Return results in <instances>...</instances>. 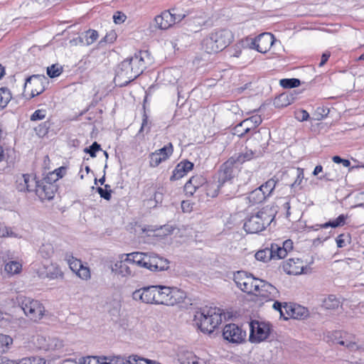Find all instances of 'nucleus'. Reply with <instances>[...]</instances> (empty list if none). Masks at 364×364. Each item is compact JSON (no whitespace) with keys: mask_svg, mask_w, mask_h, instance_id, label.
<instances>
[{"mask_svg":"<svg viewBox=\"0 0 364 364\" xmlns=\"http://www.w3.org/2000/svg\"><path fill=\"white\" fill-rule=\"evenodd\" d=\"M127 18L126 15L122 11H116L113 15L114 22L117 24L122 23Z\"/></svg>","mask_w":364,"mask_h":364,"instance_id":"4d7b16f0","label":"nucleus"},{"mask_svg":"<svg viewBox=\"0 0 364 364\" xmlns=\"http://www.w3.org/2000/svg\"><path fill=\"white\" fill-rule=\"evenodd\" d=\"M330 56H331V53L329 51H326L325 53H323L321 55V62L318 65L319 67L323 66L328 60Z\"/></svg>","mask_w":364,"mask_h":364,"instance_id":"e2e57ef3","label":"nucleus"},{"mask_svg":"<svg viewBox=\"0 0 364 364\" xmlns=\"http://www.w3.org/2000/svg\"><path fill=\"white\" fill-rule=\"evenodd\" d=\"M100 149V145L95 141L89 149H86L85 151L89 153L91 157L96 156V152Z\"/></svg>","mask_w":364,"mask_h":364,"instance_id":"13d9d810","label":"nucleus"},{"mask_svg":"<svg viewBox=\"0 0 364 364\" xmlns=\"http://www.w3.org/2000/svg\"><path fill=\"white\" fill-rule=\"evenodd\" d=\"M224 316L221 309L205 306L196 312L193 321L201 332L209 334L220 326Z\"/></svg>","mask_w":364,"mask_h":364,"instance_id":"f03ea898","label":"nucleus"},{"mask_svg":"<svg viewBox=\"0 0 364 364\" xmlns=\"http://www.w3.org/2000/svg\"><path fill=\"white\" fill-rule=\"evenodd\" d=\"M304 267V261L297 257L289 258L282 263L284 272L289 275H299L302 274Z\"/></svg>","mask_w":364,"mask_h":364,"instance_id":"4be33fe9","label":"nucleus"},{"mask_svg":"<svg viewBox=\"0 0 364 364\" xmlns=\"http://www.w3.org/2000/svg\"><path fill=\"white\" fill-rule=\"evenodd\" d=\"M66 168L64 166H60L58 168H55L54 171L49 172L46 176L55 183L56 181L64 176Z\"/></svg>","mask_w":364,"mask_h":364,"instance_id":"79ce46f5","label":"nucleus"},{"mask_svg":"<svg viewBox=\"0 0 364 364\" xmlns=\"http://www.w3.org/2000/svg\"><path fill=\"white\" fill-rule=\"evenodd\" d=\"M148 124H149V118H148L146 111L144 110L143 116H142V122H141V126L139 129V132H143V130L148 126Z\"/></svg>","mask_w":364,"mask_h":364,"instance_id":"680f3d73","label":"nucleus"},{"mask_svg":"<svg viewBox=\"0 0 364 364\" xmlns=\"http://www.w3.org/2000/svg\"><path fill=\"white\" fill-rule=\"evenodd\" d=\"M301 82L299 79L296 78H284L279 81V85L285 89L297 87L300 85Z\"/></svg>","mask_w":364,"mask_h":364,"instance_id":"a18cd8bd","label":"nucleus"},{"mask_svg":"<svg viewBox=\"0 0 364 364\" xmlns=\"http://www.w3.org/2000/svg\"><path fill=\"white\" fill-rule=\"evenodd\" d=\"M277 184V181L272 178L269 180H267L264 183L262 184L259 187L257 188H261V191L264 193L266 199L270 196L272 191L275 188Z\"/></svg>","mask_w":364,"mask_h":364,"instance_id":"c9c22d12","label":"nucleus"},{"mask_svg":"<svg viewBox=\"0 0 364 364\" xmlns=\"http://www.w3.org/2000/svg\"><path fill=\"white\" fill-rule=\"evenodd\" d=\"M12 98L11 92L7 87H0V107H5Z\"/></svg>","mask_w":364,"mask_h":364,"instance_id":"ea45409f","label":"nucleus"},{"mask_svg":"<svg viewBox=\"0 0 364 364\" xmlns=\"http://www.w3.org/2000/svg\"><path fill=\"white\" fill-rule=\"evenodd\" d=\"M255 256L257 260L264 262H267L273 259L270 247H266L257 251Z\"/></svg>","mask_w":364,"mask_h":364,"instance_id":"58836bf2","label":"nucleus"},{"mask_svg":"<svg viewBox=\"0 0 364 364\" xmlns=\"http://www.w3.org/2000/svg\"><path fill=\"white\" fill-rule=\"evenodd\" d=\"M47 110L46 109H36L30 117L31 122L43 120L46 117Z\"/></svg>","mask_w":364,"mask_h":364,"instance_id":"603ef678","label":"nucleus"},{"mask_svg":"<svg viewBox=\"0 0 364 364\" xmlns=\"http://www.w3.org/2000/svg\"><path fill=\"white\" fill-rule=\"evenodd\" d=\"M262 122V119L260 115H252L237 124L232 129L233 134L240 138L244 137L247 134H253Z\"/></svg>","mask_w":364,"mask_h":364,"instance_id":"9d476101","label":"nucleus"},{"mask_svg":"<svg viewBox=\"0 0 364 364\" xmlns=\"http://www.w3.org/2000/svg\"><path fill=\"white\" fill-rule=\"evenodd\" d=\"M255 151L246 148L244 151L238 154L237 155L231 156V158L235 161V164H242L253 159L255 158Z\"/></svg>","mask_w":364,"mask_h":364,"instance_id":"c85d7f7f","label":"nucleus"},{"mask_svg":"<svg viewBox=\"0 0 364 364\" xmlns=\"http://www.w3.org/2000/svg\"><path fill=\"white\" fill-rule=\"evenodd\" d=\"M294 244L291 240H287L282 245L272 243L270 249L273 259H281L287 256L293 250Z\"/></svg>","mask_w":364,"mask_h":364,"instance_id":"412c9836","label":"nucleus"},{"mask_svg":"<svg viewBox=\"0 0 364 364\" xmlns=\"http://www.w3.org/2000/svg\"><path fill=\"white\" fill-rule=\"evenodd\" d=\"M259 282L252 295L264 301H271L276 298L278 291L275 287L262 279H259Z\"/></svg>","mask_w":364,"mask_h":364,"instance_id":"f3484780","label":"nucleus"},{"mask_svg":"<svg viewBox=\"0 0 364 364\" xmlns=\"http://www.w3.org/2000/svg\"><path fill=\"white\" fill-rule=\"evenodd\" d=\"M63 71V68L58 64H53L47 68V75L50 78H54L60 76Z\"/></svg>","mask_w":364,"mask_h":364,"instance_id":"de8ad7c7","label":"nucleus"},{"mask_svg":"<svg viewBox=\"0 0 364 364\" xmlns=\"http://www.w3.org/2000/svg\"><path fill=\"white\" fill-rule=\"evenodd\" d=\"M138 252L122 254L112 266V272L123 277H132L136 274L135 267H139Z\"/></svg>","mask_w":364,"mask_h":364,"instance_id":"39448f33","label":"nucleus"},{"mask_svg":"<svg viewBox=\"0 0 364 364\" xmlns=\"http://www.w3.org/2000/svg\"><path fill=\"white\" fill-rule=\"evenodd\" d=\"M38 181L35 173H23L16 177V187L21 192H34Z\"/></svg>","mask_w":364,"mask_h":364,"instance_id":"6ab92c4d","label":"nucleus"},{"mask_svg":"<svg viewBox=\"0 0 364 364\" xmlns=\"http://www.w3.org/2000/svg\"><path fill=\"white\" fill-rule=\"evenodd\" d=\"M294 304L284 302L283 309L281 311V317L284 320L291 318V313L293 311Z\"/></svg>","mask_w":364,"mask_h":364,"instance_id":"8fccbe9b","label":"nucleus"},{"mask_svg":"<svg viewBox=\"0 0 364 364\" xmlns=\"http://www.w3.org/2000/svg\"><path fill=\"white\" fill-rule=\"evenodd\" d=\"M190 206H191L190 203H188L187 201H183L181 203V208L183 211H190Z\"/></svg>","mask_w":364,"mask_h":364,"instance_id":"774afa93","label":"nucleus"},{"mask_svg":"<svg viewBox=\"0 0 364 364\" xmlns=\"http://www.w3.org/2000/svg\"><path fill=\"white\" fill-rule=\"evenodd\" d=\"M194 168L193 162L183 159L174 168L170 176L171 181H178L186 176Z\"/></svg>","mask_w":364,"mask_h":364,"instance_id":"b1692460","label":"nucleus"},{"mask_svg":"<svg viewBox=\"0 0 364 364\" xmlns=\"http://www.w3.org/2000/svg\"><path fill=\"white\" fill-rule=\"evenodd\" d=\"M139 267L145 268L150 271L158 272L167 269L168 261L154 253L138 252Z\"/></svg>","mask_w":364,"mask_h":364,"instance_id":"423d86ee","label":"nucleus"},{"mask_svg":"<svg viewBox=\"0 0 364 364\" xmlns=\"http://www.w3.org/2000/svg\"><path fill=\"white\" fill-rule=\"evenodd\" d=\"M21 307L26 316L33 322L40 321L46 315L44 305L40 301L30 297L22 299Z\"/></svg>","mask_w":364,"mask_h":364,"instance_id":"0eeeda50","label":"nucleus"},{"mask_svg":"<svg viewBox=\"0 0 364 364\" xmlns=\"http://www.w3.org/2000/svg\"><path fill=\"white\" fill-rule=\"evenodd\" d=\"M350 235L349 234H340L337 236L336 239L337 247L339 248H342L346 247L348 244L350 242Z\"/></svg>","mask_w":364,"mask_h":364,"instance_id":"09e8293b","label":"nucleus"},{"mask_svg":"<svg viewBox=\"0 0 364 364\" xmlns=\"http://www.w3.org/2000/svg\"><path fill=\"white\" fill-rule=\"evenodd\" d=\"M51 125L52 122L50 119H47L46 121L36 126L34 128V131L38 136L43 137L48 133L49 129L51 127Z\"/></svg>","mask_w":364,"mask_h":364,"instance_id":"4c0bfd02","label":"nucleus"},{"mask_svg":"<svg viewBox=\"0 0 364 364\" xmlns=\"http://www.w3.org/2000/svg\"><path fill=\"white\" fill-rule=\"evenodd\" d=\"M341 305L340 300L333 294L328 295L321 302V307L326 310H334Z\"/></svg>","mask_w":364,"mask_h":364,"instance_id":"c756f323","label":"nucleus"},{"mask_svg":"<svg viewBox=\"0 0 364 364\" xmlns=\"http://www.w3.org/2000/svg\"><path fill=\"white\" fill-rule=\"evenodd\" d=\"M98 32L93 29H89L85 32V43L87 46L92 45L98 38Z\"/></svg>","mask_w":364,"mask_h":364,"instance_id":"49530a36","label":"nucleus"},{"mask_svg":"<svg viewBox=\"0 0 364 364\" xmlns=\"http://www.w3.org/2000/svg\"><path fill=\"white\" fill-rule=\"evenodd\" d=\"M174 151L171 142L165 144L162 148L155 150L149 154V166L151 168H156L161 164L168 161Z\"/></svg>","mask_w":364,"mask_h":364,"instance_id":"4468645a","label":"nucleus"},{"mask_svg":"<svg viewBox=\"0 0 364 364\" xmlns=\"http://www.w3.org/2000/svg\"><path fill=\"white\" fill-rule=\"evenodd\" d=\"M0 364H14V360L0 356Z\"/></svg>","mask_w":364,"mask_h":364,"instance_id":"69168bd1","label":"nucleus"},{"mask_svg":"<svg viewBox=\"0 0 364 364\" xmlns=\"http://www.w3.org/2000/svg\"><path fill=\"white\" fill-rule=\"evenodd\" d=\"M206 179L202 175L192 176L183 186V191L188 196H192L196 191L205 185Z\"/></svg>","mask_w":364,"mask_h":364,"instance_id":"393cba45","label":"nucleus"},{"mask_svg":"<svg viewBox=\"0 0 364 364\" xmlns=\"http://www.w3.org/2000/svg\"><path fill=\"white\" fill-rule=\"evenodd\" d=\"M173 11L174 9L165 10L155 16V27L160 30H167L185 18V14H177L173 13Z\"/></svg>","mask_w":364,"mask_h":364,"instance_id":"f8f14e48","label":"nucleus"},{"mask_svg":"<svg viewBox=\"0 0 364 364\" xmlns=\"http://www.w3.org/2000/svg\"><path fill=\"white\" fill-rule=\"evenodd\" d=\"M188 364H211L208 356L199 357L196 355L190 354L187 357Z\"/></svg>","mask_w":364,"mask_h":364,"instance_id":"37998d69","label":"nucleus"},{"mask_svg":"<svg viewBox=\"0 0 364 364\" xmlns=\"http://www.w3.org/2000/svg\"><path fill=\"white\" fill-rule=\"evenodd\" d=\"M348 218V215L341 214L333 220H329L328 222L319 225V227L321 228H328L329 227L336 228L338 227H342L346 224Z\"/></svg>","mask_w":364,"mask_h":364,"instance_id":"7c9ffc66","label":"nucleus"},{"mask_svg":"<svg viewBox=\"0 0 364 364\" xmlns=\"http://www.w3.org/2000/svg\"><path fill=\"white\" fill-rule=\"evenodd\" d=\"M157 295H156V304H164L168 306V303L166 301H168V296L169 293L168 291H166V290H169V287L166 286H157Z\"/></svg>","mask_w":364,"mask_h":364,"instance_id":"2f4dec72","label":"nucleus"},{"mask_svg":"<svg viewBox=\"0 0 364 364\" xmlns=\"http://www.w3.org/2000/svg\"><path fill=\"white\" fill-rule=\"evenodd\" d=\"M232 33L228 29L214 31L201 41V49L208 54H215L226 48L233 41Z\"/></svg>","mask_w":364,"mask_h":364,"instance_id":"7ed1b4c3","label":"nucleus"},{"mask_svg":"<svg viewBox=\"0 0 364 364\" xmlns=\"http://www.w3.org/2000/svg\"><path fill=\"white\" fill-rule=\"evenodd\" d=\"M243 45L242 43H236L229 50V55L230 57L239 58L242 52Z\"/></svg>","mask_w":364,"mask_h":364,"instance_id":"864d4df0","label":"nucleus"},{"mask_svg":"<svg viewBox=\"0 0 364 364\" xmlns=\"http://www.w3.org/2000/svg\"><path fill=\"white\" fill-rule=\"evenodd\" d=\"M296 118L300 122L307 121L309 118V114L306 110L301 109L296 113Z\"/></svg>","mask_w":364,"mask_h":364,"instance_id":"bf43d9fd","label":"nucleus"},{"mask_svg":"<svg viewBox=\"0 0 364 364\" xmlns=\"http://www.w3.org/2000/svg\"><path fill=\"white\" fill-rule=\"evenodd\" d=\"M22 264L17 261H10L4 266V271L9 275H14L21 273Z\"/></svg>","mask_w":364,"mask_h":364,"instance_id":"f704fd0d","label":"nucleus"},{"mask_svg":"<svg viewBox=\"0 0 364 364\" xmlns=\"http://www.w3.org/2000/svg\"><path fill=\"white\" fill-rule=\"evenodd\" d=\"M55 250L51 243H43L38 251L39 255L43 259H50L54 255Z\"/></svg>","mask_w":364,"mask_h":364,"instance_id":"e433bc0d","label":"nucleus"},{"mask_svg":"<svg viewBox=\"0 0 364 364\" xmlns=\"http://www.w3.org/2000/svg\"><path fill=\"white\" fill-rule=\"evenodd\" d=\"M48 84V79L43 75H32L27 78L23 89L25 96L33 98L43 93Z\"/></svg>","mask_w":364,"mask_h":364,"instance_id":"6e6552de","label":"nucleus"},{"mask_svg":"<svg viewBox=\"0 0 364 364\" xmlns=\"http://www.w3.org/2000/svg\"><path fill=\"white\" fill-rule=\"evenodd\" d=\"M309 312L307 308L294 304L291 318L304 319L309 316Z\"/></svg>","mask_w":364,"mask_h":364,"instance_id":"72a5a7b5","label":"nucleus"},{"mask_svg":"<svg viewBox=\"0 0 364 364\" xmlns=\"http://www.w3.org/2000/svg\"><path fill=\"white\" fill-rule=\"evenodd\" d=\"M235 161L231 157L224 162L220 169V177L222 181L230 180L233 177Z\"/></svg>","mask_w":364,"mask_h":364,"instance_id":"bb28decb","label":"nucleus"},{"mask_svg":"<svg viewBox=\"0 0 364 364\" xmlns=\"http://www.w3.org/2000/svg\"><path fill=\"white\" fill-rule=\"evenodd\" d=\"M37 272L40 277L52 279L63 278L64 277V273L61 270L59 265L52 262H50L47 264H43V267H39L37 269Z\"/></svg>","mask_w":364,"mask_h":364,"instance_id":"5701e85b","label":"nucleus"},{"mask_svg":"<svg viewBox=\"0 0 364 364\" xmlns=\"http://www.w3.org/2000/svg\"><path fill=\"white\" fill-rule=\"evenodd\" d=\"M283 304H282L281 302L275 301L273 304V308H274V309L278 311L279 312V314H281V311H282V309H283Z\"/></svg>","mask_w":364,"mask_h":364,"instance_id":"338daca9","label":"nucleus"},{"mask_svg":"<svg viewBox=\"0 0 364 364\" xmlns=\"http://www.w3.org/2000/svg\"><path fill=\"white\" fill-rule=\"evenodd\" d=\"M148 57L147 51H139L119 65L114 80L119 82L120 87L127 85L143 73L146 68L145 58Z\"/></svg>","mask_w":364,"mask_h":364,"instance_id":"f257e3e1","label":"nucleus"},{"mask_svg":"<svg viewBox=\"0 0 364 364\" xmlns=\"http://www.w3.org/2000/svg\"><path fill=\"white\" fill-rule=\"evenodd\" d=\"M33 343L38 349L47 350L48 348L46 338L43 336L38 335L33 337Z\"/></svg>","mask_w":364,"mask_h":364,"instance_id":"3c124183","label":"nucleus"},{"mask_svg":"<svg viewBox=\"0 0 364 364\" xmlns=\"http://www.w3.org/2000/svg\"><path fill=\"white\" fill-rule=\"evenodd\" d=\"M157 286L141 288L133 292L132 297L136 301L145 304H156Z\"/></svg>","mask_w":364,"mask_h":364,"instance_id":"a211bd4d","label":"nucleus"},{"mask_svg":"<svg viewBox=\"0 0 364 364\" xmlns=\"http://www.w3.org/2000/svg\"><path fill=\"white\" fill-rule=\"evenodd\" d=\"M266 198L261 191V188H255L250 192L246 197L247 203L249 206H255L263 203Z\"/></svg>","mask_w":364,"mask_h":364,"instance_id":"cd10ccee","label":"nucleus"},{"mask_svg":"<svg viewBox=\"0 0 364 364\" xmlns=\"http://www.w3.org/2000/svg\"><path fill=\"white\" fill-rule=\"evenodd\" d=\"M9 235V229L3 223H0V237H7Z\"/></svg>","mask_w":364,"mask_h":364,"instance_id":"0e129e2a","label":"nucleus"},{"mask_svg":"<svg viewBox=\"0 0 364 364\" xmlns=\"http://www.w3.org/2000/svg\"><path fill=\"white\" fill-rule=\"evenodd\" d=\"M14 364H46V362L40 357H31L14 360Z\"/></svg>","mask_w":364,"mask_h":364,"instance_id":"c03bdc74","label":"nucleus"},{"mask_svg":"<svg viewBox=\"0 0 364 364\" xmlns=\"http://www.w3.org/2000/svg\"><path fill=\"white\" fill-rule=\"evenodd\" d=\"M274 103L277 107H286L290 104L289 96L287 94L280 95L276 100Z\"/></svg>","mask_w":364,"mask_h":364,"instance_id":"5fc2aeb1","label":"nucleus"},{"mask_svg":"<svg viewBox=\"0 0 364 364\" xmlns=\"http://www.w3.org/2000/svg\"><path fill=\"white\" fill-rule=\"evenodd\" d=\"M109 187L108 185L105 186V189L99 187L97 188V192L99 193L100 197L105 198L107 200H109L111 199L112 195V191L107 190V188Z\"/></svg>","mask_w":364,"mask_h":364,"instance_id":"6e6d98bb","label":"nucleus"},{"mask_svg":"<svg viewBox=\"0 0 364 364\" xmlns=\"http://www.w3.org/2000/svg\"><path fill=\"white\" fill-rule=\"evenodd\" d=\"M250 341L252 343H260L265 341L272 331V326L269 323L254 320L250 322Z\"/></svg>","mask_w":364,"mask_h":364,"instance_id":"ddd939ff","label":"nucleus"},{"mask_svg":"<svg viewBox=\"0 0 364 364\" xmlns=\"http://www.w3.org/2000/svg\"><path fill=\"white\" fill-rule=\"evenodd\" d=\"M65 260L67 262L70 269L80 279L89 280L91 278L90 267L72 255L66 254Z\"/></svg>","mask_w":364,"mask_h":364,"instance_id":"2eb2a0df","label":"nucleus"},{"mask_svg":"<svg viewBox=\"0 0 364 364\" xmlns=\"http://www.w3.org/2000/svg\"><path fill=\"white\" fill-rule=\"evenodd\" d=\"M58 191V186L46 176L38 180L34 191L41 201L52 200Z\"/></svg>","mask_w":364,"mask_h":364,"instance_id":"9b49d317","label":"nucleus"},{"mask_svg":"<svg viewBox=\"0 0 364 364\" xmlns=\"http://www.w3.org/2000/svg\"><path fill=\"white\" fill-rule=\"evenodd\" d=\"M275 41V38L270 33H263L256 37L252 41L253 48L261 53L268 52Z\"/></svg>","mask_w":364,"mask_h":364,"instance_id":"aec40b11","label":"nucleus"},{"mask_svg":"<svg viewBox=\"0 0 364 364\" xmlns=\"http://www.w3.org/2000/svg\"><path fill=\"white\" fill-rule=\"evenodd\" d=\"M225 340L232 343H240L246 337L245 331L235 323L226 324L223 331Z\"/></svg>","mask_w":364,"mask_h":364,"instance_id":"dca6fc26","label":"nucleus"},{"mask_svg":"<svg viewBox=\"0 0 364 364\" xmlns=\"http://www.w3.org/2000/svg\"><path fill=\"white\" fill-rule=\"evenodd\" d=\"M117 38V35L114 31L107 33L103 38V41L106 43H113Z\"/></svg>","mask_w":364,"mask_h":364,"instance_id":"052dcab7","label":"nucleus"},{"mask_svg":"<svg viewBox=\"0 0 364 364\" xmlns=\"http://www.w3.org/2000/svg\"><path fill=\"white\" fill-rule=\"evenodd\" d=\"M205 194L208 197L215 198L219 193V185L215 182H209L205 183Z\"/></svg>","mask_w":364,"mask_h":364,"instance_id":"a19ab883","label":"nucleus"},{"mask_svg":"<svg viewBox=\"0 0 364 364\" xmlns=\"http://www.w3.org/2000/svg\"><path fill=\"white\" fill-rule=\"evenodd\" d=\"M168 291V306H174L181 304L184 301L186 298V294L184 291L178 289L176 287H170Z\"/></svg>","mask_w":364,"mask_h":364,"instance_id":"a878e982","label":"nucleus"},{"mask_svg":"<svg viewBox=\"0 0 364 364\" xmlns=\"http://www.w3.org/2000/svg\"><path fill=\"white\" fill-rule=\"evenodd\" d=\"M13 343L14 340L11 336L0 333V354L7 353Z\"/></svg>","mask_w":364,"mask_h":364,"instance_id":"473e14b6","label":"nucleus"},{"mask_svg":"<svg viewBox=\"0 0 364 364\" xmlns=\"http://www.w3.org/2000/svg\"><path fill=\"white\" fill-rule=\"evenodd\" d=\"M233 280L241 291L248 294H252L257 284H260L259 279L245 271L236 272L234 274Z\"/></svg>","mask_w":364,"mask_h":364,"instance_id":"1a4fd4ad","label":"nucleus"},{"mask_svg":"<svg viewBox=\"0 0 364 364\" xmlns=\"http://www.w3.org/2000/svg\"><path fill=\"white\" fill-rule=\"evenodd\" d=\"M275 213L274 210L266 206L257 213L252 214L244 223V230L250 234L258 233L264 230L274 220Z\"/></svg>","mask_w":364,"mask_h":364,"instance_id":"20e7f679","label":"nucleus"}]
</instances>
